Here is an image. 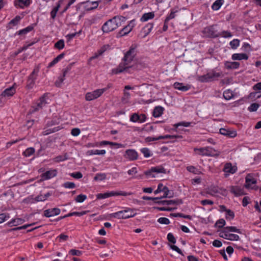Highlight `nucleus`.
I'll return each mask as SVG.
<instances>
[{"instance_id":"1","label":"nucleus","mask_w":261,"mask_h":261,"mask_svg":"<svg viewBox=\"0 0 261 261\" xmlns=\"http://www.w3.org/2000/svg\"><path fill=\"white\" fill-rule=\"evenodd\" d=\"M135 56V48L131 46L124 54L122 62L119 64L118 67L112 70L113 73L118 74L124 71H127L128 69L133 67L134 65L132 64V62H133Z\"/></svg>"},{"instance_id":"2","label":"nucleus","mask_w":261,"mask_h":261,"mask_svg":"<svg viewBox=\"0 0 261 261\" xmlns=\"http://www.w3.org/2000/svg\"><path fill=\"white\" fill-rule=\"evenodd\" d=\"M222 76V72H217L215 69H213L206 74L199 76V80L201 82H210L218 80L219 77Z\"/></svg>"},{"instance_id":"3","label":"nucleus","mask_w":261,"mask_h":261,"mask_svg":"<svg viewBox=\"0 0 261 261\" xmlns=\"http://www.w3.org/2000/svg\"><path fill=\"white\" fill-rule=\"evenodd\" d=\"M136 214H134L133 210L130 208H126L124 210L120 211L110 215L111 217L117 218L119 219H126L134 217Z\"/></svg>"},{"instance_id":"4","label":"nucleus","mask_w":261,"mask_h":261,"mask_svg":"<svg viewBox=\"0 0 261 261\" xmlns=\"http://www.w3.org/2000/svg\"><path fill=\"white\" fill-rule=\"evenodd\" d=\"M117 18L113 17L106 22L102 27V30L104 33H109L116 29L121 26L119 22L116 21Z\"/></svg>"},{"instance_id":"5","label":"nucleus","mask_w":261,"mask_h":261,"mask_svg":"<svg viewBox=\"0 0 261 261\" xmlns=\"http://www.w3.org/2000/svg\"><path fill=\"white\" fill-rule=\"evenodd\" d=\"M132 193H127L124 191H111L109 192H106L105 193H99L97 194V199H105L111 196H126L127 195H132Z\"/></svg>"},{"instance_id":"6","label":"nucleus","mask_w":261,"mask_h":261,"mask_svg":"<svg viewBox=\"0 0 261 261\" xmlns=\"http://www.w3.org/2000/svg\"><path fill=\"white\" fill-rule=\"evenodd\" d=\"M202 33L206 37L216 38L220 37L219 32L216 29L214 25L204 28Z\"/></svg>"},{"instance_id":"7","label":"nucleus","mask_w":261,"mask_h":261,"mask_svg":"<svg viewBox=\"0 0 261 261\" xmlns=\"http://www.w3.org/2000/svg\"><path fill=\"white\" fill-rule=\"evenodd\" d=\"M106 91V89H96L92 92H88L85 96L87 101H91L100 97Z\"/></svg>"},{"instance_id":"8","label":"nucleus","mask_w":261,"mask_h":261,"mask_svg":"<svg viewBox=\"0 0 261 261\" xmlns=\"http://www.w3.org/2000/svg\"><path fill=\"white\" fill-rule=\"evenodd\" d=\"M46 94H44L41 97H40L39 102L37 103L36 106H32V109L30 110L31 113H34L36 111L41 109L47 103L45 100V97Z\"/></svg>"},{"instance_id":"9","label":"nucleus","mask_w":261,"mask_h":261,"mask_svg":"<svg viewBox=\"0 0 261 261\" xmlns=\"http://www.w3.org/2000/svg\"><path fill=\"white\" fill-rule=\"evenodd\" d=\"M134 21L135 20H131L128 25L124 27L117 34V37L127 35L135 26Z\"/></svg>"},{"instance_id":"10","label":"nucleus","mask_w":261,"mask_h":261,"mask_svg":"<svg viewBox=\"0 0 261 261\" xmlns=\"http://www.w3.org/2000/svg\"><path fill=\"white\" fill-rule=\"evenodd\" d=\"M124 156L129 161H135L138 158V154L135 149H129L125 151Z\"/></svg>"},{"instance_id":"11","label":"nucleus","mask_w":261,"mask_h":261,"mask_svg":"<svg viewBox=\"0 0 261 261\" xmlns=\"http://www.w3.org/2000/svg\"><path fill=\"white\" fill-rule=\"evenodd\" d=\"M256 180L250 174H247L245 178V184L244 187L246 189L251 188L252 189L257 190L258 187L255 188V187H251L252 184H255L256 183Z\"/></svg>"},{"instance_id":"12","label":"nucleus","mask_w":261,"mask_h":261,"mask_svg":"<svg viewBox=\"0 0 261 261\" xmlns=\"http://www.w3.org/2000/svg\"><path fill=\"white\" fill-rule=\"evenodd\" d=\"M183 201L182 199H176L174 200H164L162 201H155V203L158 204H162V205H179L182 204Z\"/></svg>"},{"instance_id":"13","label":"nucleus","mask_w":261,"mask_h":261,"mask_svg":"<svg viewBox=\"0 0 261 261\" xmlns=\"http://www.w3.org/2000/svg\"><path fill=\"white\" fill-rule=\"evenodd\" d=\"M60 212L61 210L59 208H49L44 211V216L49 218L59 215Z\"/></svg>"},{"instance_id":"14","label":"nucleus","mask_w":261,"mask_h":261,"mask_svg":"<svg viewBox=\"0 0 261 261\" xmlns=\"http://www.w3.org/2000/svg\"><path fill=\"white\" fill-rule=\"evenodd\" d=\"M146 117L145 114L139 115L137 113H134L131 115L130 121L133 122H139L142 123L145 121Z\"/></svg>"},{"instance_id":"15","label":"nucleus","mask_w":261,"mask_h":261,"mask_svg":"<svg viewBox=\"0 0 261 261\" xmlns=\"http://www.w3.org/2000/svg\"><path fill=\"white\" fill-rule=\"evenodd\" d=\"M57 174V170L56 169L50 170L42 174L41 177L43 180H47L55 177Z\"/></svg>"},{"instance_id":"16","label":"nucleus","mask_w":261,"mask_h":261,"mask_svg":"<svg viewBox=\"0 0 261 261\" xmlns=\"http://www.w3.org/2000/svg\"><path fill=\"white\" fill-rule=\"evenodd\" d=\"M16 92V89L14 86L6 89L1 94L2 97H11Z\"/></svg>"},{"instance_id":"17","label":"nucleus","mask_w":261,"mask_h":261,"mask_svg":"<svg viewBox=\"0 0 261 261\" xmlns=\"http://www.w3.org/2000/svg\"><path fill=\"white\" fill-rule=\"evenodd\" d=\"M219 132L221 135L227 136L229 138H234L237 135V132L236 131L226 129L223 128H220Z\"/></svg>"},{"instance_id":"18","label":"nucleus","mask_w":261,"mask_h":261,"mask_svg":"<svg viewBox=\"0 0 261 261\" xmlns=\"http://www.w3.org/2000/svg\"><path fill=\"white\" fill-rule=\"evenodd\" d=\"M153 27V23H148L144 27L142 28L141 31V33L143 34V38L146 37L151 32Z\"/></svg>"},{"instance_id":"19","label":"nucleus","mask_w":261,"mask_h":261,"mask_svg":"<svg viewBox=\"0 0 261 261\" xmlns=\"http://www.w3.org/2000/svg\"><path fill=\"white\" fill-rule=\"evenodd\" d=\"M230 188L231 193H233L236 196H239L245 194L243 190L239 187L231 186Z\"/></svg>"},{"instance_id":"20","label":"nucleus","mask_w":261,"mask_h":261,"mask_svg":"<svg viewBox=\"0 0 261 261\" xmlns=\"http://www.w3.org/2000/svg\"><path fill=\"white\" fill-rule=\"evenodd\" d=\"M237 170V168L236 166H232L230 163H227L224 166L223 171L225 172L233 174L236 172Z\"/></svg>"},{"instance_id":"21","label":"nucleus","mask_w":261,"mask_h":261,"mask_svg":"<svg viewBox=\"0 0 261 261\" xmlns=\"http://www.w3.org/2000/svg\"><path fill=\"white\" fill-rule=\"evenodd\" d=\"M225 67L228 69H238L240 66V63L238 62H225Z\"/></svg>"},{"instance_id":"22","label":"nucleus","mask_w":261,"mask_h":261,"mask_svg":"<svg viewBox=\"0 0 261 261\" xmlns=\"http://www.w3.org/2000/svg\"><path fill=\"white\" fill-rule=\"evenodd\" d=\"M231 59L233 60H247L248 59V56L245 53L241 54H233L231 56Z\"/></svg>"},{"instance_id":"23","label":"nucleus","mask_w":261,"mask_h":261,"mask_svg":"<svg viewBox=\"0 0 261 261\" xmlns=\"http://www.w3.org/2000/svg\"><path fill=\"white\" fill-rule=\"evenodd\" d=\"M164 111V109L163 107L161 106H156L153 110L152 115L155 118L159 117L163 114Z\"/></svg>"},{"instance_id":"24","label":"nucleus","mask_w":261,"mask_h":261,"mask_svg":"<svg viewBox=\"0 0 261 261\" xmlns=\"http://www.w3.org/2000/svg\"><path fill=\"white\" fill-rule=\"evenodd\" d=\"M30 3V0H18L15 2V5L21 8H23L24 7L29 6Z\"/></svg>"},{"instance_id":"25","label":"nucleus","mask_w":261,"mask_h":261,"mask_svg":"<svg viewBox=\"0 0 261 261\" xmlns=\"http://www.w3.org/2000/svg\"><path fill=\"white\" fill-rule=\"evenodd\" d=\"M25 220L21 218L13 219L11 221L8 223V225L10 226H17L22 224L24 222Z\"/></svg>"},{"instance_id":"26","label":"nucleus","mask_w":261,"mask_h":261,"mask_svg":"<svg viewBox=\"0 0 261 261\" xmlns=\"http://www.w3.org/2000/svg\"><path fill=\"white\" fill-rule=\"evenodd\" d=\"M35 25H36V24H32L30 25H29L27 28L20 30V31L17 32L16 34H17L19 35H25L28 32L32 31L34 29Z\"/></svg>"},{"instance_id":"27","label":"nucleus","mask_w":261,"mask_h":261,"mask_svg":"<svg viewBox=\"0 0 261 261\" xmlns=\"http://www.w3.org/2000/svg\"><path fill=\"white\" fill-rule=\"evenodd\" d=\"M179 10L180 9L177 7L171 9V13L165 19L166 21H169L170 20L174 18L175 17V13H177Z\"/></svg>"},{"instance_id":"28","label":"nucleus","mask_w":261,"mask_h":261,"mask_svg":"<svg viewBox=\"0 0 261 261\" xmlns=\"http://www.w3.org/2000/svg\"><path fill=\"white\" fill-rule=\"evenodd\" d=\"M174 87L175 89L182 91H187L190 87L189 86H184L182 83L176 82L174 84Z\"/></svg>"},{"instance_id":"29","label":"nucleus","mask_w":261,"mask_h":261,"mask_svg":"<svg viewBox=\"0 0 261 261\" xmlns=\"http://www.w3.org/2000/svg\"><path fill=\"white\" fill-rule=\"evenodd\" d=\"M154 17V13L153 12L144 13L141 18V21H146L150 19H152Z\"/></svg>"},{"instance_id":"30","label":"nucleus","mask_w":261,"mask_h":261,"mask_svg":"<svg viewBox=\"0 0 261 261\" xmlns=\"http://www.w3.org/2000/svg\"><path fill=\"white\" fill-rule=\"evenodd\" d=\"M39 71V66H35L33 71H32V72L30 74V75L28 77V79L34 80V81H35L37 78Z\"/></svg>"},{"instance_id":"31","label":"nucleus","mask_w":261,"mask_h":261,"mask_svg":"<svg viewBox=\"0 0 261 261\" xmlns=\"http://www.w3.org/2000/svg\"><path fill=\"white\" fill-rule=\"evenodd\" d=\"M163 192H164V195L163 196L160 197L159 198H161V199L162 198H171L173 197V193L171 194L170 192V191L168 189V188L166 186L164 187V190Z\"/></svg>"},{"instance_id":"32","label":"nucleus","mask_w":261,"mask_h":261,"mask_svg":"<svg viewBox=\"0 0 261 261\" xmlns=\"http://www.w3.org/2000/svg\"><path fill=\"white\" fill-rule=\"evenodd\" d=\"M106 153L105 150H90L87 152V155H91L93 154L103 155Z\"/></svg>"},{"instance_id":"33","label":"nucleus","mask_w":261,"mask_h":261,"mask_svg":"<svg viewBox=\"0 0 261 261\" xmlns=\"http://www.w3.org/2000/svg\"><path fill=\"white\" fill-rule=\"evenodd\" d=\"M224 3V0H217L212 6V9L214 10H219Z\"/></svg>"},{"instance_id":"34","label":"nucleus","mask_w":261,"mask_h":261,"mask_svg":"<svg viewBox=\"0 0 261 261\" xmlns=\"http://www.w3.org/2000/svg\"><path fill=\"white\" fill-rule=\"evenodd\" d=\"M61 1H59L58 3L57 4V6L52 10L50 12V16L53 19H55L57 13L58 12L59 9L61 6Z\"/></svg>"},{"instance_id":"35","label":"nucleus","mask_w":261,"mask_h":261,"mask_svg":"<svg viewBox=\"0 0 261 261\" xmlns=\"http://www.w3.org/2000/svg\"><path fill=\"white\" fill-rule=\"evenodd\" d=\"M130 97V94L128 92L124 90L123 96L121 98V102L123 103H126L129 102V100Z\"/></svg>"},{"instance_id":"36","label":"nucleus","mask_w":261,"mask_h":261,"mask_svg":"<svg viewBox=\"0 0 261 261\" xmlns=\"http://www.w3.org/2000/svg\"><path fill=\"white\" fill-rule=\"evenodd\" d=\"M206 193L212 196H214L216 193H220V191L218 188L212 187L208 189Z\"/></svg>"},{"instance_id":"37","label":"nucleus","mask_w":261,"mask_h":261,"mask_svg":"<svg viewBox=\"0 0 261 261\" xmlns=\"http://www.w3.org/2000/svg\"><path fill=\"white\" fill-rule=\"evenodd\" d=\"M151 171L156 173H166V169L164 167L161 166L152 167Z\"/></svg>"},{"instance_id":"38","label":"nucleus","mask_w":261,"mask_h":261,"mask_svg":"<svg viewBox=\"0 0 261 261\" xmlns=\"http://www.w3.org/2000/svg\"><path fill=\"white\" fill-rule=\"evenodd\" d=\"M174 138H178L181 139L182 138V136L181 135H167L165 136H160L158 137V139H174Z\"/></svg>"},{"instance_id":"39","label":"nucleus","mask_w":261,"mask_h":261,"mask_svg":"<svg viewBox=\"0 0 261 261\" xmlns=\"http://www.w3.org/2000/svg\"><path fill=\"white\" fill-rule=\"evenodd\" d=\"M198 150L200 152V154L202 155L211 156V154L208 148H200L199 149H195V150Z\"/></svg>"},{"instance_id":"40","label":"nucleus","mask_w":261,"mask_h":261,"mask_svg":"<svg viewBox=\"0 0 261 261\" xmlns=\"http://www.w3.org/2000/svg\"><path fill=\"white\" fill-rule=\"evenodd\" d=\"M223 96L226 100H230L233 96L232 91L230 90H227L223 92Z\"/></svg>"},{"instance_id":"41","label":"nucleus","mask_w":261,"mask_h":261,"mask_svg":"<svg viewBox=\"0 0 261 261\" xmlns=\"http://www.w3.org/2000/svg\"><path fill=\"white\" fill-rule=\"evenodd\" d=\"M68 159V156L67 153H65L64 155H60L56 156L55 158V161L56 162H60L62 161H65Z\"/></svg>"},{"instance_id":"42","label":"nucleus","mask_w":261,"mask_h":261,"mask_svg":"<svg viewBox=\"0 0 261 261\" xmlns=\"http://www.w3.org/2000/svg\"><path fill=\"white\" fill-rule=\"evenodd\" d=\"M229 44L232 49H236L239 46L240 40L234 39L230 42Z\"/></svg>"},{"instance_id":"43","label":"nucleus","mask_w":261,"mask_h":261,"mask_svg":"<svg viewBox=\"0 0 261 261\" xmlns=\"http://www.w3.org/2000/svg\"><path fill=\"white\" fill-rule=\"evenodd\" d=\"M35 152V149L33 147L27 148L23 153L25 156H30Z\"/></svg>"},{"instance_id":"44","label":"nucleus","mask_w":261,"mask_h":261,"mask_svg":"<svg viewBox=\"0 0 261 261\" xmlns=\"http://www.w3.org/2000/svg\"><path fill=\"white\" fill-rule=\"evenodd\" d=\"M225 221L223 219L218 220L215 224V227H218L219 228H223L225 225Z\"/></svg>"},{"instance_id":"45","label":"nucleus","mask_w":261,"mask_h":261,"mask_svg":"<svg viewBox=\"0 0 261 261\" xmlns=\"http://www.w3.org/2000/svg\"><path fill=\"white\" fill-rule=\"evenodd\" d=\"M87 198V196L86 195L80 194L77 195L75 198V200L76 202L79 203H82Z\"/></svg>"},{"instance_id":"46","label":"nucleus","mask_w":261,"mask_h":261,"mask_svg":"<svg viewBox=\"0 0 261 261\" xmlns=\"http://www.w3.org/2000/svg\"><path fill=\"white\" fill-rule=\"evenodd\" d=\"M106 178V174L105 173H98L96 174L94 177V180H102Z\"/></svg>"},{"instance_id":"47","label":"nucleus","mask_w":261,"mask_h":261,"mask_svg":"<svg viewBox=\"0 0 261 261\" xmlns=\"http://www.w3.org/2000/svg\"><path fill=\"white\" fill-rule=\"evenodd\" d=\"M220 37L223 38H230L232 37V35L231 33L228 31H223L221 32H219Z\"/></svg>"},{"instance_id":"48","label":"nucleus","mask_w":261,"mask_h":261,"mask_svg":"<svg viewBox=\"0 0 261 261\" xmlns=\"http://www.w3.org/2000/svg\"><path fill=\"white\" fill-rule=\"evenodd\" d=\"M226 230H227L228 232H235L238 233H241V231L240 229H238L236 227L234 226H226L225 227Z\"/></svg>"},{"instance_id":"49","label":"nucleus","mask_w":261,"mask_h":261,"mask_svg":"<svg viewBox=\"0 0 261 261\" xmlns=\"http://www.w3.org/2000/svg\"><path fill=\"white\" fill-rule=\"evenodd\" d=\"M55 47L59 49H63L64 47V41L61 39L55 44Z\"/></svg>"},{"instance_id":"50","label":"nucleus","mask_w":261,"mask_h":261,"mask_svg":"<svg viewBox=\"0 0 261 261\" xmlns=\"http://www.w3.org/2000/svg\"><path fill=\"white\" fill-rule=\"evenodd\" d=\"M259 105L257 103H253L248 107V110L249 112H255L258 108Z\"/></svg>"},{"instance_id":"51","label":"nucleus","mask_w":261,"mask_h":261,"mask_svg":"<svg viewBox=\"0 0 261 261\" xmlns=\"http://www.w3.org/2000/svg\"><path fill=\"white\" fill-rule=\"evenodd\" d=\"M141 151L145 158H148L151 155L150 150L147 148H142Z\"/></svg>"},{"instance_id":"52","label":"nucleus","mask_w":261,"mask_h":261,"mask_svg":"<svg viewBox=\"0 0 261 261\" xmlns=\"http://www.w3.org/2000/svg\"><path fill=\"white\" fill-rule=\"evenodd\" d=\"M63 187L67 189H73L75 187V185L73 182L67 181L63 184Z\"/></svg>"},{"instance_id":"53","label":"nucleus","mask_w":261,"mask_h":261,"mask_svg":"<svg viewBox=\"0 0 261 261\" xmlns=\"http://www.w3.org/2000/svg\"><path fill=\"white\" fill-rule=\"evenodd\" d=\"M158 222L160 224H169L170 223L169 220L165 217H161L158 220Z\"/></svg>"},{"instance_id":"54","label":"nucleus","mask_w":261,"mask_h":261,"mask_svg":"<svg viewBox=\"0 0 261 261\" xmlns=\"http://www.w3.org/2000/svg\"><path fill=\"white\" fill-rule=\"evenodd\" d=\"M228 231L224 227L223 231L220 233V237L225 239H228Z\"/></svg>"},{"instance_id":"55","label":"nucleus","mask_w":261,"mask_h":261,"mask_svg":"<svg viewBox=\"0 0 261 261\" xmlns=\"http://www.w3.org/2000/svg\"><path fill=\"white\" fill-rule=\"evenodd\" d=\"M167 239L169 242L173 244H175L176 243V239L172 233H169L168 234Z\"/></svg>"},{"instance_id":"56","label":"nucleus","mask_w":261,"mask_h":261,"mask_svg":"<svg viewBox=\"0 0 261 261\" xmlns=\"http://www.w3.org/2000/svg\"><path fill=\"white\" fill-rule=\"evenodd\" d=\"M10 217L9 214L2 213L0 214V224Z\"/></svg>"},{"instance_id":"57","label":"nucleus","mask_w":261,"mask_h":261,"mask_svg":"<svg viewBox=\"0 0 261 261\" xmlns=\"http://www.w3.org/2000/svg\"><path fill=\"white\" fill-rule=\"evenodd\" d=\"M20 19V16H16L14 18H13L10 21L9 24H12L13 25H16L18 23Z\"/></svg>"},{"instance_id":"58","label":"nucleus","mask_w":261,"mask_h":261,"mask_svg":"<svg viewBox=\"0 0 261 261\" xmlns=\"http://www.w3.org/2000/svg\"><path fill=\"white\" fill-rule=\"evenodd\" d=\"M70 175L76 179H80L83 177V174L81 172L71 173L70 174Z\"/></svg>"},{"instance_id":"59","label":"nucleus","mask_w":261,"mask_h":261,"mask_svg":"<svg viewBox=\"0 0 261 261\" xmlns=\"http://www.w3.org/2000/svg\"><path fill=\"white\" fill-rule=\"evenodd\" d=\"M35 81L34 80L28 79L27 82V88L28 89H32L35 85Z\"/></svg>"},{"instance_id":"60","label":"nucleus","mask_w":261,"mask_h":261,"mask_svg":"<svg viewBox=\"0 0 261 261\" xmlns=\"http://www.w3.org/2000/svg\"><path fill=\"white\" fill-rule=\"evenodd\" d=\"M69 254L72 255L81 256L82 254V252L80 250L73 249L69 251Z\"/></svg>"},{"instance_id":"61","label":"nucleus","mask_w":261,"mask_h":261,"mask_svg":"<svg viewBox=\"0 0 261 261\" xmlns=\"http://www.w3.org/2000/svg\"><path fill=\"white\" fill-rule=\"evenodd\" d=\"M65 76H63V74L62 75V76H60L58 78V79L56 81L55 85L58 87H60L61 83L65 80Z\"/></svg>"},{"instance_id":"62","label":"nucleus","mask_w":261,"mask_h":261,"mask_svg":"<svg viewBox=\"0 0 261 261\" xmlns=\"http://www.w3.org/2000/svg\"><path fill=\"white\" fill-rule=\"evenodd\" d=\"M240 237L238 234L229 233L228 240L230 241H238Z\"/></svg>"},{"instance_id":"63","label":"nucleus","mask_w":261,"mask_h":261,"mask_svg":"<svg viewBox=\"0 0 261 261\" xmlns=\"http://www.w3.org/2000/svg\"><path fill=\"white\" fill-rule=\"evenodd\" d=\"M164 186L163 184L160 183L158 186V188L156 190L154 191V194H158L163 191L164 190Z\"/></svg>"},{"instance_id":"64","label":"nucleus","mask_w":261,"mask_h":261,"mask_svg":"<svg viewBox=\"0 0 261 261\" xmlns=\"http://www.w3.org/2000/svg\"><path fill=\"white\" fill-rule=\"evenodd\" d=\"M228 216L230 217V219H233L234 218V213L231 210L228 209L226 211V219L228 218Z\"/></svg>"}]
</instances>
